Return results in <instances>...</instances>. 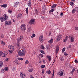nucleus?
<instances>
[{
	"label": "nucleus",
	"mask_w": 78,
	"mask_h": 78,
	"mask_svg": "<svg viewBox=\"0 0 78 78\" xmlns=\"http://www.w3.org/2000/svg\"><path fill=\"white\" fill-rule=\"evenodd\" d=\"M8 15H7L4 14L3 15V17H0V20L2 22H3L4 20H8Z\"/></svg>",
	"instance_id": "1"
},
{
	"label": "nucleus",
	"mask_w": 78,
	"mask_h": 78,
	"mask_svg": "<svg viewBox=\"0 0 78 78\" xmlns=\"http://www.w3.org/2000/svg\"><path fill=\"white\" fill-rule=\"evenodd\" d=\"M25 53V51H23V52H22L21 51H19L18 52V54L19 56H24Z\"/></svg>",
	"instance_id": "2"
},
{
	"label": "nucleus",
	"mask_w": 78,
	"mask_h": 78,
	"mask_svg": "<svg viewBox=\"0 0 78 78\" xmlns=\"http://www.w3.org/2000/svg\"><path fill=\"white\" fill-rule=\"evenodd\" d=\"M25 26H26V25L24 24H23L21 26L20 28L22 31H25L26 30V27Z\"/></svg>",
	"instance_id": "3"
},
{
	"label": "nucleus",
	"mask_w": 78,
	"mask_h": 78,
	"mask_svg": "<svg viewBox=\"0 0 78 78\" xmlns=\"http://www.w3.org/2000/svg\"><path fill=\"white\" fill-rule=\"evenodd\" d=\"M39 40L40 42L42 43L44 42V37H43V35H40Z\"/></svg>",
	"instance_id": "4"
},
{
	"label": "nucleus",
	"mask_w": 78,
	"mask_h": 78,
	"mask_svg": "<svg viewBox=\"0 0 78 78\" xmlns=\"http://www.w3.org/2000/svg\"><path fill=\"white\" fill-rule=\"evenodd\" d=\"M62 37V35L61 34H59L57 37V41H59Z\"/></svg>",
	"instance_id": "5"
},
{
	"label": "nucleus",
	"mask_w": 78,
	"mask_h": 78,
	"mask_svg": "<svg viewBox=\"0 0 78 78\" xmlns=\"http://www.w3.org/2000/svg\"><path fill=\"white\" fill-rule=\"evenodd\" d=\"M20 75L21 78H25V77H26V76H27L26 74L23 72L20 73Z\"/></svg>",
	"instance_id": "6"
},
{
	"label": "nucleus",
	"mask_w": 78,
	"mask_h": 78,
	"mask_svg": "<svg viewBox=\"0 0 78 78\" xmlns=\"http://www.w3.org/2000/svg\"><path fill=\"white\" fill-rule=\"evenodd\" d=\"M12 23L11 21H7L5 22V24L6 25H11V24Z\"/></svg>",
	"instance_id": "7"
},
{
	"label": "nucleus",
	"mask_w": 78,
	"mask_h": 78,
	"mask_svg": "<svg viewBox=\"0 0 78 78\" xmlns=\"http://www.w3.org/2000/svg\"><path fill=\"white\" fill-rule=\"evenodd\" d=\"M35 22V20H34V19H32L30 20V21L29 22V23L30 25H31L32 24H34V22Z\"/></svg>",
	"instance_id": "8"
},
{
	"label": "nucleus",
	"mask_w": 78,
	"mask_h": 78,
	"mask_svg": "<svg viewBox=\"0 0 78 78\" xmlns=\"http://www.w3.org/2000/svg\"><path fill=\"white\" fill-rule=\"evenodd\" d=\"M69 38L70 37L71 41V42H74V37L73 36H69L68 37Z\"/></svg>",
	"instance_id": "9"
},
{
	"label": "nucleus",
	"mask_w": 78,
	"mask_h": 78,
	"mask_svg": "<svg viewBox=\"0 0 78 78\" xmlns=\"http://www.w3.org/2000/svg\"><path fill=\"white\" fill-rule=\"evenodd\" d=\"M22 39H23V37L21 35L19 38H18L17 40L18 42H20V41H22Z\"/></svg>",
	"instance_id": "10"
},
{
	"label": "nucleus",
	"mask_w": 78,
	"mask_h": 78,
	"mask_svg": "<svg viewBox=\"0 0 78 78\" xmlns=\"http://www.w3.org/2000/svg\"><path fill=\"white\" fill-rule=\"evenodd\" d=\"M31 1L30 0L27 3V5L29 7V8H31Z\"/></svg>",
	"instance_id": "11"
},
{
	"label": "nucleus",
	"mask_w": 78,
	"mask_h": 78,
	"mask_svg": "<svg viewBox=\"0 0 78 78\" xmlns=\"http://www.w3.org/2000/svg\"><path fill=\"white\" fill-rule=\"evenodd\" d=\"M56 6H57V4H54L52 5V6H51V9H54L55 7H56Z\"/></svg>",
	"instance_id": "12"
},
{
	"label": "nucleus",
	"mask_w": 78,
	"mask_h": 78,
	"mask_svg": "<svg viewBox=\"0 0 78 78\" xmlns=\"http://www.w3.org/2000/svg\"><path fill=\"white\" fill-rule=\"evenodd\" d=\"M59 47L57 46L56 49H55V53H56L57 54L58 53V51H59Z\"/></svg>",
	"instance_id": "13"
},
{
	"label": "nucleus",
	"mask_w": 78,
	"mask_h": 78,
	"mask_svg": "<svg viewBox=\"0 0 78 78\" xmlns=\"http://www.w3.org/2000/svg\"><path fill=\"white\" fill-rule=\"evenodd\" d=\"M9 48H10V49H12V50L14 49V47L12 45H9Z\"/></svg>",
	"instance_id": "14"
},
{
	"label": "nucleus",
	"mask_w": 78,
	"mask_h": 78,
	"mask_svg": "<svg viewBox=\"0 0 78 78\" xmlns=\"http://www.w3.org/2000/svg\"><path fill=\"white\" fill-rule=\"evenodd\" d=\"M19 2H16V3H14V7L16 8L17 6L19 4Z\"/></svg>",
	"instance_id": "15"
},
{
	"label": "nucleus",
	"mask_w": 78,
	"mask_h": 78,
	"mask_svg": "<svg viewBox=\"0 0 78 78\" xmlns=\"http://www.w3.org/2000/svg\"><path fill=\"white\" fill-rule=\"evenodd\" d=\"M6 56V52H4L2 54V57H5Z\"/></svg>",
	"instance_id": "16"
},
{
	"label": "nucleus",
	"mask_w": 78,
	"mask_h": 78,
	"mask_svg": "<svg viewBox=\"0 0 78 78\" xmlns=\"http://www.w3.org/2000/svg\"><path fill=\"white\" fill-rule=\"evenodd\" d=\"M7 6L8 5L7 4H3L1 5V7H2V8H6Z\"/></svg>",
	"instance_id": "17"
},
{
	"label": "nucleus",
	"mask_w": 78,
	"mask_h": 78,
	"mask_svg": "<svg viewBox=\"0 0 78 78\" xmlns=\"http://www.w3.org/2000/svg\"><path fill=\"white\" fill-rule=\"evenodd\" d=\"M47 58L48 59L49 61H50L51 59V56H47Z\"/></svg>",
	"instance_id": "18"
},
{
	"label": "nucleus",
	"mask_w": 78,
	"mask_h": 78,
	"mask_svg": "<svg viewBox=\"0 0 78 78\" xmlns=\"http://www.w3.org/2000/svg\"><path fill=\"white\" fill-rule=\"evenodd\" d=\"M16 45L17 47H20V43H19V42H17L16 43Z\"/></svg>",
	"instance_id": "19"
},
{
	"label": "nucleus",
	"mask_w": 78,
	"mask_h": 78,
	"mask_svg": "<svg viewBox=\"0 0 78 78\" xmlns=\"http://www.w3.org/2000/svg\"><path fill=\"white\" fill-rule=\"evenodd\" d=\"M59 59L60 61H64V58L62 57H60L59 58Z\"/></svg>",
	"instance_id": "20"
},
{
	"label": "nucleus",
	"mask_w": 78,
	"mask_h": 78,
	"mask_svg": "<svg viewBox=\"0 0 78 78\" xmlns=\"http://www.w3.org/2000/svg\"><path fill=\"white\" fill-rule=\"evenodd\" d=\"M75 69H76L75 68V67L73 68V69L72 70V71L71 73V74H73V72H74V71H75Z\"/></svg>",
	"instance_id": "21"
},
{
	"label": "nucleus",
	"mask_w": 78,
	"mask_h": 78,
	"mask_svg": "<svg viewBox=\"0 0 78 78\" xmlns=\"http://www.w3.org/2000/svg\"><path fill=\"white\" fill-rule=\"evenodd\" d=\"M3 62L2 61H1L0 62V67H2V66H3Z\"/></svg>",
	"instance_id": "22"
},
{
	"label": "nucleus",
	"mask_w": 78,
	"mask_h": 78,
	"mask_svg": "<svg viewBox=\"0 0 78 78\" xmlns=\"http://www.w3.org/2000/svg\"><path fill=\"white\" fill-rule=\"evenodd\" d=\"M53 39L51 38V39L49 41H48V42L49 43H53Z\"/></svg>",
	"instance_id": "23"
},
{
	"label": "nucleus",
	"mask_w": 78,
	"mask_h": 78,
	"mask_svg": "<svg viewBox=\"0 0 78 78\" xmlns=\"http://www.w3.org/2000/svg\"><path fill=\"white\" fill-rule=\"evenodd\" d=\"M69 5L71 6H74V3L73 2H71L69 3Z\"/></svg>",
	"instance_id": "24"
},
{
	"label": "nucleus",
	"mask_w": 78,
	"mask_h": 78,
	"mask_svg": "<svg viewBox=\"0 0 78 78\" xmlns=\"http://www.w3.org/2000/svg\"><path fill=\"white\" fill-rule=\"evenodd\" d=\"M51 9L50 10V11L49 12L50 13V12H53L54 11H55V9Z\"/></svg>",
	"instance_id": "25"
},
{
	"label": "nucleus",
	"mask_w": 78,
	"mask_h": 78,
	"mask_svg": "<svg viewBox=\"0 0 78 78\" xmlns=\"http://www.w3.org/2000/svg\"><path fill=\"white\" fill-rule=\"evenodd\" d=\"M26 12L27 14L28 15V8L27 7V8L26 9Z\"/></svg>",
	"instance_id": "26"
},
{
	"label": "nucleus",
	"mask_w": 78,
	"mask_h": 78,
	"mask_svg": "<svg viewBox=\"0 0 78 78\" xmlns=\"http://www.w3.org/2000/svg\"><path fill=\"white\" fill-rule=\"evenodd\" d=\"M76 12V8H75L73 9L72 10V13H75V12Z\"/></svg>",
	"instance_id": "27"
},
{
	"label": "nucleus",
	"mask_w": 78,
	"mask_h": 78,
	"mask_svg": "<svg viewBox=\"0 0 78 78\" xmlns=\"http://www.w3.org/2000/svg\"><path fill=\"white\" fill-rule=\"evenodd\" d=\"M51 72L50 70L47 71H46L47 73H48V74H50V73H51Z\"/></svg>",
	"instance_id": "28"
},
{
	"label": "nucleus",
	"mask_w": 78,
	"mask_h": 78,
	"mask_svg": "<svg viewBox=\"0 0 78 78\" xmlns=\"http://www.w3.org/2000/svg\"><path fill=\"white\" fill-rule=\"evenodd\" d=\"M40 48L41 49H42L43 50H44V48H45V47H44V46H43V45H41Z\"/></svg>",
	"instance_id": "29"
},
{
	"label": "nucleus",
	"mask_w": 78,
	"mask_h": 78,
	"mask_svg": "<svg viewBox=\"0 0 78 78\" xmlns=\"http://www.w3.org/2000/svg\"><path fill=\"white\" fill-rule=\"evenodd\" d=\"M15 63H16V64H18L19 63V62L18 61V60H16L15 61Z\"/></svg>",
	"instance_id": "30"
},
{
	"label": "nucleus",
	"mask_w": 78,
	"mask_h": 78,
	"mask_svg": "<svg viewBox=\"0 0 78 78\" xmlns=\"http://www.w3.org/2000/svg\"><path fill=\"white\" fill-rule=\"evenodd\" d=\"M8 12L9 14H11L12 13V10H10V9H9L8 10Z\"/></svg>",
	"instance_id": "31"
},
{
	"label": "nucleus",
	"mask_w": 78,
	"mask_h": 78,
	"mask_svg": "<svg viewBox=\"0 0 78 78\" xmlns=\"http://www.w3.org/2000/svg\"><path fill=\"white\" fill-rule=\"evenodd\" d=\"M17 59L18 60H20V61H23V58H18Z\"/></svg>",
	"instance_id": "32"
},
{
	"label": "nucleus",
	"mask_w": 78,
	"mask_h": 78,
	"mask_svg": "<svg viewBox=\"0 0 78 78\" xmlns=\"http://www.w3.org/2000/svg\"><path fill=\"white\" fill-rule=\"evenodd\" d=\"M39 51H40V52H41L43 54H44V51H43V50H40Z\"/></svg>",
	"instance_id": "33"
},
{
	"label": "nucleus",
	"mask_w": 78,
	"mask_h": 78,
	"mask_svg": "<svg viewBox=\"0 0 78 78\" xmlns=\"http://www.w3.org/2000/svg\"><path fill=\"white\" fill-rule=\"evenodd\" d=\"M29 63V61H28V60H26V62H25V65L26 64H28V63Z\"/></svg>",
	"instance_id": "34"
},
{
	"label": "nucleus",
	"mask_w": 78,
	"mask_h": 78,
	"mask_svg": "<svg viewBox=\"0 0 78 78\" xmlns=\"http://www.w3.org/2000/svg\"><path fill=\"white\" fill-rule=\"evenodd\" d=\"M8 67H7L5 68V71H8Z\"/></svg>",
	"instance_id": "35"
},
{
	"label": "nucleus",
	"mask_w": 78,
	"mask_h": 78,
	"mask_svg": "<svg viewBox=\"0 0 78 78\" xmlns=\"http://www.w3.org/2000/svg\"><path fill=\"white\" fill-rule=\"evenodd\" d=\"M45 67V65H41V69H44Z\"/></svg>",
	"instance_id": "36"
},
{
	"label": "nucleus",
	"mask_w": 78,
	"mask_h": 78,
	"mask_svg": "<svg viewBox=\"0 0 78 78\" xmlns=\"http://www.w3.org/2000/svg\"><path fill=\"white\" fill-rule=\"evenodd\" d=\"M35 14H37V9H35Z\"/></svg>",
	"instance_id": "37"
},
{
	"label": "nucleus",
	"mask_w": 78,
	"mask_h": 78,
	"mask_svg": "<svg viewBox=\"0 0 78 78\" xmlns=\"http://www.w3.org/2000/svg\"><path fill=\"white\" fill-rule=\"evenodd\" d=\"M71 48V45H69L67 47V48L68 49L69 48Z\"/></svg>",
	"instance_id": "38"
},
{
	"label": "nucleus",
	"mask_w": 78,
	"mask_h": 78,
	"mask_svg": "<svg viewBox=\"0 0 78 78\" xmlns=\"http://www.w3.org/2000/svg\"><path fill=\"white\" fill-rule=\"evenodd\" d=\"M36 36V35L34 34H33L31 36V38H33V37H35Z\"/></svg>",
	"instance_id": "39"
},
{
	"label": "nucleus",
	"mask_w": 78,
	"mask_h": 78,
	"mask_svg": "<svg viewBox=\"0 0 78 78\" xmlns=\"http://www.w3.org/2000/svg\"><path fill=\"white\" fill-rule=\"evenodd\" d=\"M65 50H66V48H63L62 50V53H64V51H65Z\"/></svg>",
	"instance_id": "40"
},
{
	"label": "nucleus",
	"mask_w": 78,
	"mask_h": 78,
	"mask_svg": "<svg viewBox=\"0 0 78 78\" xmlns=\"http://www.w3.org/2000/svg\"><path fill=\"white\" fill-rule=\"evenodd\" d=\"M9 52L10 53H12L13 52V51L12 50H9Z\"/></svg>",
	"instance_id": "41"
},
{
	"label": "nucleus",
	"mask_w": 78,
	"mask_h": 78,
	"mask_svg": "<svg viewBox=\"0 0 78 78\" xmlns=\"http://www.w3.org/2000/svg\"><path fill=\"white\" fill-rule=\"evenodd\" d=\"M21 16H22V14L20 13L19 14L17 15V17H20Z\"/></svg>",
	"instance_id": "42"
},
{
	"label": "nucleus",
	"mask_w": 78,
	"mask_h": 78,
	"mask_svg": "<svg viewBox=\"0 0 78 78\" xmlns=\"http://www.w3.org/2000/svg\"><path fill=\"white\" fill-rule=\"evenodd\" d=\"M1 72L2 73H4L5 72V70L3 69H2L1 70Z\"/></svg>",
	"instance_id": "43"
},
{
	"label": "nucleus",
	"mask_w": 78,
	"mask_h": 78,
	"mask_svg": "<svg viewBox=\"0 0 78 78\" xmlns=\"http://www.w3.org/2000/svg\"><path fill=\"white\" fill-rule=\"evenodd\" d=\"M2 54H3V52L2 51H0V56H2Z\"/></svg>",
	"instance_id": "44"
},
{
	"label": "nucleus",
	"mask_w": 78,
	"mask_h": 78,
	"mask_svg": "<svg viewBox=\"0 0 78 78\" xmlns=\"http://www.w3.org/2000/svg\"><path fill=\"white\" fill-rule=\"evenodd\" d=\"M33 69H30V70H29V72H33Z\"/></svg>",
	"instance_id": "45"
},
{
	"label": "nucleus",
	"mask_w": 78,
	"mask_h": 78,
	"mask_svg": "<svg viewBox=\"0 0 78 78\" xmlns=\"http://www.w3.org/2000/svg\"><path fill=\"white\" fill-rule=\"evenodd\" d=\"M1 43L2 44H3V45H5V43L3 41H1Z\"/></svg>",
	"instance_id": "46"
},
{
	"label": "nucleus",
	"mask_w": 78,
	"mask_h": 78,
	"mask_svg": "<svg viewBox=\"0 0 78 78\" xmlns=\"http://www.w3.org/2000/svg\"><path fill=\"white\" fill-rule=\"evenodd\" d=\"M5 61H9V58H6Z\"/></svg>",
	"instance_id": "47"
},
{
	"label": "nucleus",
	"mask_w": 78,
	"mask_h": 78,
	"mask_svg": "<svg viewBox=\"0 0 78 78\" xmlns=\"http://www.w3.org/2000/svg\"><path fill=\"white\" fill-rule=\"evenodd\" d=\"M63 75V72H61L60 73V76H61Z\"/></svg>",
	"instance_id": "48"
},
{
	"label": "nucleus",
	"mask_w": 78,
	"mask_h": 78,
	"mask_svg": "<svg viewBox=\"0 0 78 78\" xmlns=\"http://www.w3.org/2000/svg\"><path fill=\"white\" fill-rule=\"evenodd\" d=\"M75 30H76V31L78 30V27H75Z\"/></svg>",
	"instance_id": "49"
},
{
	"label": "nucleus",
	"mask_w": 78,
	"mask_h": 78,
	"mask_svg": "<svg viewBox=\"0 0 78 78\" xmlns=\"http://www.w3.org/2000/svg\"><path fill=\"white\" fill-rule=\"evenodd\" d=\"M64 55L65 56H67L68 55V54H67V53L66 52H65L64 53Z\"/></svg>",
	"instance_id": "50"
},
{
	"label": "nucleus",
	"mask_w": 78,
	"mask_h": 78,
	"mask_svg": "<svg viewBox=\"0 0 78 78\" xmlns=\"http://www.w3.org/2000/svg\"><path fill=\"white\" fill-rule=\"evenodd\" d=\"M40 56H41V58H42V57H44V55L42 54H40Z\"/></svg>",
	"instance_id": "51"
},
{
	"label": "nucleus",
	"mask_w": 78,
	"mask_h": 78,
	"mask_svg": "<svg viewBox=\"0 0 78 78\" xmlns=\"http://www.w3.org/2000/svg\"><path fill=\"white\" fill-rule=\"evenodd\" d=\"M67 39H65L64 40V41H63V42H66V41H67Z\"/></svg>",
	"instance_id": "52"
},
{
	"label": "nucleus",
	"mask_w": 78,
	"mask_h": 78,
	"mask_svg": "<svg viewBox=\"0 0 78 78\" xmlns=\"http://www.w3.org/2000/svg\"><path fill=\"white\" fill-rule=\"evenodd\" d=\"M75 63H77L78 62V61L77 60H75Z\"/></svg>",
	"instance_id": "53"
},
{
	"label": "nucleus",
	"mask_w": 78,
	"mask_h": 78,
	"mask_svg": "<svg viewBox=\"0 0 78 78\" xmlns=\"http://www.w3.org/2000/svg\"><path fill=\"white\" fill-rule=\"evenodd\" d=\"M1 37L2 38H3L4 37V35L3 34H2L1 36Z\"/></svg>",
	"instance_id": "54"
},
{
	"label": "nucleus",
	"mask_w": 78,
	"mask_h": 78,
	"mask_svg": "<svg viewBox=\"0 0 78 78\" xmlns=\"http://www.w3.org/2000/svg\"><path fill=\"white\" fill-rule=\"evenodd\" d=\"M64 14L63 13H61V14H60V16H63Z\"/></svg>",
	"instance_id": "55"
},
{
	"label": "nucleus",
	"mask_w": 78,
	"mask_h": 78,
	"mask_svg": "<svg viewBox=\"0 0 78 78\" xmlns=\"http://www.w3.org/2000/svg\"><path fill=\"white\" fill-rule=\"evenodd\" d=\"M71 2H74V3L76 2V1L75 0H71Z\"/></svg>",
	"instance_id": "56"
},
{
	"label": "nucleus",
	"mask_w": 78,
	"mask_h": 78,
	"mask_svg": "<svg viewBox=\"0 0 78 78\" xmlns=\"http://www.w3.org/2000/svg\"><path fill=\"white\" fill-rule=\"evenodd\" d=\"M12 71H15V68H13L12 69Z\"/></svg>",
	"instance_id": "57"
},
{
	"label": "nucleus",
	"mask_w": 78,
	"mask_h": 78,
	"mask_svg": "<svg viewBox=\"0 0 78 78\" xmlns=\"http://www.w3.org/2000/svg\"><path fill=\"white\" fill-rule=\"evenodd\" d=\"M54 76V74H52V76H51V78H53Z\"/></svg>",
	"instance_id": "58"
},
{
	"label": "nucleus",
	"mask_w": 78,
	"mask_h": 78,
	"mask_svg": "<svg viewBox=\"0 0 78 78\" xmlns=\"http://www.w3.org/2000/svg\"><path fill=\"white\" fill-rule=\"evenodd\" d=\"M28 30H31V27H29Z\"/></svg>",
	"instance_id": "59"
},
{
	"label": "nucleus",
	"mask_w": 78,
	"mask_h": 78,
	"mask_svg": "<svg viewBox=\"0 0 78 78\" xmlns=\"http://www.w3.org/2000/svg\"><path fill=\"white\" fill-rule=\"evenodd\" d=\"M30 78H33V76L32 75H30Z\"/></svg>",
	"instance_id": "60"
},
{
	"label": "nucleus",
	"mask_w": 78,
	"mask_h": 78,
	"mask_svg": "<svg viewBox=\"0 0 78 78\" xmlns=\"http://www.w3.org/2000/svg\"><path fill=\"white\" fill-rule=\"evenodd\" d=\"M42 73H43V74H44V70H42Z\"/></svg>",
	"instance_id": "61"
},
{
	"label": "nucleus",
	"mask_w": 78,
	"mask_h": 78,
	"mask_svg": "<svg viewBox=\"0 0 78 78\" xmlns=\"http://www.w3.org/2000/svg\"><path fill=\"white\" fill-rule=\"evenodd\" d=\"M53 73L52 74H54V73H55V70H53Z\"/></svg>",
	"instance_id": "62"
},
{
	"label": "nucleus",
	"mask_w": 78,
	"mask_h": 78,
	"mask_svg": "<svg viewBox=\"0 0 78 78\" xmlns=\"http://www.w3.org/2000/svg\"><path fill=\"white\" fill-rule=\"evenodd\" d=\"M43 62L44 63H45V61L44 60H43Z\"/></svg>",
	"instance_id": "63"
},
{
	"label": "nucleus",
	"mask_w": 78,
	"mask_h": 78,
	"mask_svg": "<svg viewBox=\"0 0 78 78\" xmlns=\"http://www.w3.org/2000/svg\"><path fill=\"white\" fill-rule=\"evenodd\" d=\"M76 11L77 12H78V8H77V9H76Z\"/></svg>",
	"instance_id": "64"
}]
</instances>
